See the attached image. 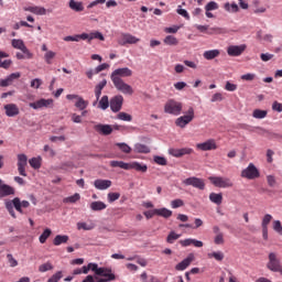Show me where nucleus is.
I'll return each instance as SVG.
<instances>
[{"mask_svg":"<svg viewBox=\"0 0 282 282\" xmlns=\"http://www.w3.org/2000/svg\"><path fill=\"white\" fill-rule=\"evenodd\" d=\"M208 259H215L216 261H224V252L214 251L207 254Z\"/></svg>","mask_w":282,"mask_h":282,"instance_id":"nucleus-42","label":"nucleus"},{"mask_svg":"<svg viewBox=\"0 0 282 282\" xmlns=\"http://www.w3.org/2000/svg\"><path fill=\"white\" fill-rule=\"evenodd\" d=\"M29 164L32 169H39L41 166V158H32L30 161H29Z\"/></svg>","mask_w":282,"mask_h":282,"instance_id":"nucleus-49","label":"nucleus"},{"mask_svg":"<svg viewBox=\"0 0 282 282\" xmlns=\"http://www.w3.org/2000/svg\"><path fill=\"white\" fill-rule=\"evenodd\" d=\"M209 202L213 204H216L217 206H221V203L224 202V195L221 193H210L209 194Z\"/></svg>","mask_w":282,"mask_h":282,"instance_id":"nucleus-25","label":"nucleus"},{"mask_svg":"<svg viewBox=\"0 0 282 282\" xmlns=\"http://www.w3.org/2000/svg\"><path fill=\"white\" fill-rule=\"evenodd\" d=\"M122 105H124V97L122 95H117L110 99V109L113 113H118L122 109Z\"/></svg>","mask_w":282,"mask_h":282,"instance_id":"nucleus-14","label":"nucleus"},{"mask_svg":"<svg viewBox=\"0 0 282 282\" xmlns=\"http://www.w3.org/2000/svg\"><path fill=\"white\" fill-rule=\"evenodd\" d=\"M241 177L247 180H256V177H259V170H257L254 164L250 163L247 169L242 170Z\"/></svg>","mask_w":282,"mask_h":282,"instance_id":"nucleus-13","label":"nucleus"},{"mask_svg":"<svg viewBox=\"0 0 282 282\" xmlns=\"http://www.w3.org/2000/svg\"><path fill=\"white\" fill-rule=\"evenodd\" d=\"M4 110L8 118H14V116H19L20 113L19 106H17L15 104L6 105Z\"/></svg>","mask_w":282,"mask_h":282,"instance_id":"nucleus-20","label":"nucleus"},{"mask_svg":"<svg viewBox=\"0 0 282 282\" xmlns=\"http://www.w3.org/2000/svg\"><path fill=\"white\" fill-rule=\"evenodd\" d=\"M56 57V53L53 51H47L44 54V61L47 65H52V59Z\"/></svg>","mask_w":282,"mask_h":282,"instance_id":"nucleus-46","label":"nucleus"},{"mask_svg":"<svg viewBox=\"0 0 282 282\" xmlns=\"http://www.w3.org/2000/svg\"><path fill=\"white\" fill-rule=\"evenodd\" d=\"M131 169L138 171L139 173H147V171H149V166H147V164L139 162L128 163V171H131Z\"/></svg>","mask_w":282,"mask_h":282,"instance_id":"nucleus-22","label":"nucleus"},{"mask_svg":"<svg viewBox=\"0 0 282 282\" xmlns=\"http://www.w3.org/2000/svg\"><path fill=\"white\" fill-rule=\"evenodd\" d=\"M196 149L199 151H215L217 150V142L214 139H209L203 143H198Z\"/></svg>","mask_w":282,"mask_h":282,"instance_id":"nucleus-15","label":"nucleus"},{"mask_svg":"<svg viewBox=\"0 0 282 282\" xmlns=\"http://www.w3.org/2000/svg\"><path fill=\"white\" fill-rule=\"evenodd\" d=\"M134 153H151V148L142 143H137L134 145Z\"/></svg>","mask_w":282,"mask_h":282,"instance_id":"nucleus-34","label":"nucleus"},{"mask_svg":"<svg viewBox=\"0 0 282 282\" xmlns=\"http://www.w3.org/2000/svg\"><path fill=\"white\" fill-rule=\"evenodd\" d=\"M107 87V79L101 80L96 87H95V96L97 100H100V96H102V90Z\"/></svg>","mask_w":282,"mask_h":282,"instance_id":"nucleus-26","label":"nucleus"},{"mask_svg":"<svg viewBox=\"0 0 282 282\" xmlns=\"http://www.w3.org/2000/svg\"><path fill=\"white\" fill-rule=\"evenodd\" d=\"M195 120V109L193 107H189L187 110V115L181 116L175 120L176 127H180V129H184L187 124H191Z\"/></svg>","mask_w":282,"mask_h":282,"instance_id":"nucleus-4","label":"nucleus"},{"mask_svg":"<svg viewBox=\"0 0 282 282\" xmlns=\"http://www.w3.org/2000/svg\"><path fill=\"white\" fill-rule=\"evenodd\" d=\"M89 106V101L83 99V97H78L77 101L75 102V107L80 111H85Z\"/></svg>","mask_w":282,"mask_h":282,"instance_id":"nucleus-35","label":"nucleus"},{"mask_svg":"<svg viewBox=\"0 0 282 282\" xmlns=\"http://www.w3.org/2000/svg\"><path fill=\"white\" fill-rule=\"evenodd\" d=\"M163 43H165V45H177L180 43V41H177V37H175L173 35H167L163 40Z\"/></svg>","mask_w":282,"mask_h":282,"instance_id":"nucleus-44","label":"nucleus"},{"mask_svg":"<svg viewBox=\"0 0 282 282\" xmlns=\"http://www.w3.org/2000/svg\"><path fill=\"white\" fill-rule=\"evenodd\" d=\"M68 6L74 12H83V10H85L83 2H76L75 0H70Z\"/></svg>","mask_w":282,"mask_h":282,"instance_id":"nucleus-30","label":"nucleus"},{"mask_svg":"<svg viewBox=\"0 0 282 282\" xmlns=\"http://www.w3.org/2000/svg\"><path fill=\"white\" fill-rule=\"evenodd\" d=\"M94 186L98 191H107V188L111 187V181H109V180H96L94 182Z\"/></svg>","mask_w":282,"mask_h":282,"instance_id":"nucleus-23","label":"nucleus"},{"mask_svg":"<svg viewBox=\"0 0 282 282\" xmlns=\"http://www.w3.org/2000/svg\"><path fill=\"white\" fill-rule=\"evenodd\" d=\"M24 11L32 12V14H37L40 17L47 14V10H45L43 7H26L24 8Z\"/></svg>","mask_w":282,"mask_h":282,"instance_id":"nucleus-24","label":"nucleus"},{"mask_svg":"<svg viewBox=\"0 0 282 282\" xmlns=\"http://www.w3.org/2000/svg\"><path fill=\"white\" fill-rule=\"evenodd\" d=\"M154 162H155V164H159V166H166V164H167V161L164 156L155 155L154 156Z\"/></svg>","mask_w":282,"mask_h":282,"instance_id":"nucleus-55","label":"nucleus"},{"mask_svg":"<svg viewBox=\"0 0 282 282\" xmlns=\"http://www.w3.org/2000/svg\"><path fill=\"white\" fill-rule=\"evenodd\" d=\"M273 230H275V232H279V235L282 234V226L280 220L273 221Z\"/></svg>","mask_w":282,"mask_h":282,"instance_id":"nucleus-63","label":"nucleus"},{"mask_svg":"<svg viewBox=\"0 0 282 282\" xmlns=\"http://www.w3.org/2000/svg\"><path fill=\"white\" fill-rule=\"evenodd\" d=\"M169 153L170 155H173V158H182L184 155H191V153H193V149L191 148L170 149Z\"/></svg>","mask_w":282,"mask_h":282,"instance_id":"nucleus-18","label":"nucleus"},{"mask_svg":"<svg viewBox=\"0 0 282 282\" xmlns=\"http://www.w3.org/2000/svg\"><path fill=\"white\" fill-rule=\"evenodd\" d=\"M193 261H195V254L189 253L187 258H185L183 261L175 265V270H177L178 272H183V270H186V268H188V265H191Z\"/></svg>","mask_w":282,"mask_h":282,"instance_id":"nucleus-17","label":"nucleus"},{"mask_svg":"<svg viewBox=\"0 0 282 282\" xmlns=\"http://www.w3.org/2000/svg\"><path fill=\"white\" fill-rule=\"evenodd\" d=\"M51 236L52 229L46 228L39 238L40 243H45V241H47V239H50Z\"/></svg>","mask_w":282,"mask_h":282,"instance_id":"nucleus-41","label":"nucleus"},{"mask_svg":"<svg viewBox=\"0 0 282 282\" xmlns=\"http://www.w3.org/2000/svg\"><path fill=\"white\" fill-rule=\"evenodd\" d=\"M98 269H99V268H98V265H97L96 263H88V265H84V267L82 268V274H88V273H89V270H91V271L95 272V274H96V272H97Z\"/></svg>","mask_w":282,"mask_h":282,"instance_id":"nucleus-37","label":"nucleus"},{"mask_svg":"<svg viewBox=\"0 0 282 282\" xmlns=\"http://www.w3.org/2000/svg\"><path fill=\"white\" fill-rule=\"evenodd\" d=\"M225 10H227V12H239V6H237V3L230 4L227 2L225 3Z\"/></svg>","mask_w":282,"mask_h":282,"instance_id":"nucleus-47","label":"nucleus"},{"mask_svg":"<svg viewBox=\"0 0 282 282\" xmlns=\"http://www.w3.org/2000/svg\"><path fill=\"white\" fill-rule=\"evenodd\" d=\"M131 76H133V70H131L129 67H123L115 69L110 75V79L122 80V78H129Z\"/></svg>","mask_w":282,"mask_h":282,"instance_id":"nucleus-7","label":"nucleus"},{"mask_svg":"<svg viewBox=\"0 0 282 282\" xmlns=\"http://www.w3.org/2000/svg\"><path fill=\"white\" fill-rule=\"evenodd\" d=\"M29 107H31V109H50L51 107H54V99H45V98H41L34 102H30Z\"/></svg>","mask_w":282,"mask_h":282,"instance_id":"nucleus-8","label":"nucleus"},{"mask_svg":"<svg viewBox=\"0 0 282 282\" xmlns=\"http://www.w3.org/2000/svg\"><path fill=\"white\" fill-rule=\"evenodd\" d=\"M61 279H63V272L58 271L55 274H53L47 282H59Z\"/></svg>","mask_w":282,"mask_h":282,"instance_id":"nucleus-54","label":"nucleus"},{"mask_svg":"<svg viewBox=\"0 0 282 282\" xmlns=\"http://www.w3.org/2000/svg\"><path fill=\"white\" fill-rule=\"evenodd\" d=\"M221 54L219 50H210V51H205L203 56L206 61H213L214 58H217Z\"/></svg>","mask_w":282,"mask_h":282,"instance_id":"nucleus-27","label":"nucleus"},{"mask_svg":"<svg viewBox=\"0 0 282 282\" xmlns=\"http://www.w3.org/2000/svg\"><path fill=\"white\" fill-rule=\"evenodd\" d=\"M41 85H43V80L41 78H35V79L31 80V87L33 89H39L41 87Z\"/></svg>","mask_w":282,"mask_h":282,"instance_id":"nucleus-58","label":"nucleus"},{"mask_svg":"<svg viewBox=\"0 0 282 282\" xmlns=\"http://www.w3.org/2000/svg\"><path fill=\"white\" fill-rule=\"evenodd\" d=\"M180 237H182V235L176 234L175 231H171L167 235L166 242L167 243H175V241H177V239H180Z\"/></svg>","mask_w":282,"mask_h":282,"instance_id":"nucleus-43","label":"nucleus"},{"mask_svg":"<svg viewBox=\"0 0 282 282\" xmlns=\"http://www.w3.org/2000/svg\"><path fill=\"white\" fill-rule=\"evenodd\" d=\"M252 116L257 120H263V118H267V116H268V110L256 109V110H253Z\"/></svg>","mask_w":282,"mask_h":282,"instance_id":"nucleus-39","label":"nucleus"},{"mask_svg":"<svg viewBox=\"0 0 282 282\" xmlns=\"http://www.w3.org/2000/svg\"><path fill=\"white\" fill-rule=\"evenodd\" d=\"M105 208H107V204L100 200H96L90 204V209L94 212L105 210Z\"/></svg>","mask_w":282,"mask_h":282,"instance_id":"nucleus-33","label":"nucleus"},{"mask_svg":"<svg viewBox=\"0 0 282 282\" xmlns=\"http://www.w3.org/2000/svg\"><path fill=\"white\" fill-rule=\"evenodd\" d=\"M80 200V194L75 193L73 196L65 197L63 199L64 204H76V202Z\"/></svg>","mask_w":282,"mask_h":282,"instance_id":"nucleus-38","label":"nucleus"},{"mask_svg":"<svg viewBox=\"0 0 282 282\" xmlns=\"http://www.w3.org/2000/svg\"><path fill=\"white\" fill-rule=\"evenodd\" d=\"M50 270H54V265H52V263L50 262H46L39 267V272H50Z\"/></svg>","mask_w":282,"mask_h":282,"instance_id":"nucleus-50","label":"nucleus"},{"mask_svg":"<svg viewBox=\"0 0 282 282\" xmlns=\"http://www.w3.org/2000/svg\"><path fill=\"white\" fill-rule=\"evenodd\" d=\"M28 167V155L18 154V173L22 175V177H28V172L25 169Z\"/></svg>","mask_w":282,"mask_h":282,"instance_id":"nucleus-12","label":"nucleus"},{"mask_svg":"<svg viewBox=\"0 0 282 282\" xmlns=\"http://www.w3.org/2000/svg\"><path fill=\"white\" fill-rule=\"evenodd\" d=\"M158 217H164V219H169V217H173V212L167 209L166 207L156 209Z\"/></svg>","mask_w":282,"mask_h":282,"instance_id":"nucleus-29","label":"nucleus"},{"mask_svg":"<svg viewBox=\"0 0 282 282\" xmlns=\"http://www.w3.org/2000/svg\"><path fill=\"white\" fill-rule=\"evenodd\" d=\"M7 259H8L9 263H10L11 268H17V265H19V261H17V259H14L12 253H8L7 254Z\"/></svg>","mask_w":282,"mask_h":282,"instance_id":"nucleus-56","label":"nucleus"},{"mask_svg":"<svg viewBox=\"0 0 282 282\" xmlns=\"http://www.w3.org/2000/svg\"><path fill=\"white\" fill-rule=\"evenodd\" d=\"M77 228L78 230H94V228H96V224L77 223Z\"/></svg>","mask_w":282,"mask_h":282,"instance_id":"nucleus-40","label":"nucleus"},{"mask_svg":"<svg viewBox=\"0 0 282 282\" xmlns=\"http://www.w3.org/2000/svg\"><path fill=\"white\" fill-rule=\"evenodd\" d=\"M6 208L8 213L13 217V219H17V213H14V208L18 213L23 215V208H30V202L22 200L19 197L13 198L12 200H8L6 203Z\"/></svg>","mask_w":282,"mask_h":282,"instance_id":"nucleus-1","label":"nucleus"},{"mask_svg":"<svg viewBox=\"0 0 282 282\" xmlns=\"http://www.w3.org/2000/svg\"><path fill=\"white\" fill-rule=\"evenodd\" d=\"M98 107L99 109H102V111H107V109H109L110 107L109 96L107 95L102 96L101 99L99 100Z\"/></svg>","mask_w":282,"mask_h":282,"instance_id":"nucleus-31","label":"nucleus"},{"mask_svg":"<svg viewBox=\"0 0 282 282\" xmlns=\"http://www.w3.org/2000/svg\"><path fill=\"white\" fill-rule=\"evenodd\" d=\"M12 47H14V50H20L23 54L26 55V58H34V54H32V52H30V50L28 48V46H25V43L23 42V40H17L13 39L11 42Z\"/></svg>","mask_w":282,"mask_h":282,"instance_id":"nucleus-11","label":"nucleus"},{"mask_svg":"<svg viewBox=\"0 0 282 282\" xmlns=\"http://www.w3.org/2000/svg\"><path fill=\"white\" fill-rule=\"evenodd\" d=\"M110 166H112V169H123L124 171H129V163H126L123 161H111L110 162Z\"/></svg>","mask_w":282,"mask_h":282,"instance_id":"nucleus-36","label":"nucleus"},{"mask_svg":"<svg viewBox=\"0 0 282 282\" xmlns=\"http://www.w3.org/2000/svg\"><path fill=\"white\" fill-rule=\"evenodd\" d=\"M270 221H272V215L270 214L264 215V217L262 218L261 227L268 228V226H270Z\"/></svg>","mask_w":282,"mask_h":282,"instance_id":"nucleus-52","label":"nucleus"},{"mask_svg":"<svg viewBox=\"0 0 282 282\" xmlns=\"http://www.w3.org/2000/svg\"><path fill=\"white\" fill-rule=\"evenodd\" d=\"M208 180L217 188H232L234 186L232 181L228 177L209 176Z\"/></svg>","mask_w":282,"mask_h":282,"instance_id":"nucleus-5","label":"nucleus"},{"mask_svg":"<svg viewBox=\"0 0 282 282\" xmlns=\"http://www.w3.org/2000/svg\"><path fill=\"white\" fill-rule=\"evenodd\" d=\"M183 184H185V186H193L194 188H198V191H204L206 188V182L204 178L195 176L184 180Z\"/></svg>","mask_w":282,"mask_h":282,"instance_id":"nucleus-9","label":"nucleus"},{"mask_svg":"<svg viewBox=\"0 0 282 282\" xmlns=\"http://www.w3.org/2000/svg\"><path fill=\"white\" fill-rule=\"evenodd\" d=\"M118 120H122L123 122H131L133 120V117L127 112H119L117 115Z\"/></svg>","mask_w":282,"mask_h":282,"instance_id":"nucleus-45","label":"nucleus"},{"mask_svg":"<svg viewBox=\"0 0 282 282\" xmlns=\"http://www.w3.org/2000/svg\"><path fill=\"white\" fill-rule=\"evenodd\" d=\"M225 89L226 91H237V84L226 82Z\"/></svg>","mask_w":282,"mask_h":282,"instance_id":"nucleus-62","label":"nucleus"},{"mask_svg":"<svg viewBox=\"0 0 282 282\" xmlns=\"http://www.w3.org/2000/svg\"><path fill=\"white\" fill-rule=\"evenodd\" d=\"M117 91L124 94L126 96H133V87L131 85L124 83V79H116L112 80Z\"/></svg>","mask_w":282,"mask_h":282,"instance_id":"nucleus-6","label":"nucleus"},{"mask_svg":"<svg viewBox=\"0 0 282 282\" xmlns=\"http://www.w3.org/2000/svg\"><path fill=\"white\" fill-rule=\"evenodd\" d=\"M177 14H180L181 17H184V19H186L187 21H191V15L188 14V11H186V9H182L181 6H178L177 9Z\"/></svg>","mask_w":282,"mask_h":282,"instance_id":"nucleus-53","label":"nucleus"},{"mask_svg":"<svg viewBox=\"0 0 282 282\" xmlns=\"http://www.w3.org/2000/svg\"><path fill=\"white\" fill-rule=\"evenodd\" d=\"M87 39L86 41H88V43H91V41H94V39H97L98 41H105V35H102V33H100L99 31H95L91 32L90 34H87Z\"/></svg>","mask_w":282,"mask_h":282,"instance_id":"nucleus-32","label":"nucleus"},{"mask_svg":"<svg viewBox=\"0 0 282 282\" xmlns=\"http://www.w3.org/2000/svg\"><path fill=\"white\" fill-rule=\"evenodd\" d=\"M117 199H120V193H109L108 194V202L112 204V202H117Z\"/></svg>","mask_w":282,"mask_h":282,"instance_id":"nucleus-61","label":"nucleus"},{"mask_svg":"<svg viewBox=\"0 0 282 282\" xmlns=\"http://www.w3.org/2000/svg\"><path fill=\"white\" fill-rule=\"evenodd\" d=\"M272 109H273V111H278L279 113H281V111H282V104L279 102V101H274L272 104Z\"/></svg>","mask_w":282,"mask_h":282,"instance_id":"nucleus-64","label":"nucleus"},{"mask_svg":"<svg viewBox=\"0 0 282 282\" xmlns=\"http://www.w3.org/2000/svg\"><path fill=\"white\" fill-rule=\"evenodd\" d=\"M182 206H184V200H182L181 198L171 202L172 208H182Z\"/></svg>","mask_w":282,"mask_h":282,"instance_id":"nucleus-57","label":"nucleus"},{"mask_svg":"<svg viewBox=\"0 0 282 282\" xmlns=\"http://www.w3.org/2000/svg\"><path fill=\"white\" fill-rule=\"evenodd\" d=\"M9 195H14V187H12L8 184H1L0 185V199H3V197H9Z\"/></svg>","mask_w":282,"mask_h":282,"instance_id":"nucleus-21","label":"nucleus"},{"mask_svg":"<svg viewBox=\"0 0 282 282\" xmlns=\"http://www.w3.org/2000/svg\"><path fill=\"white\" fill-rule=\"evenodd\" d=\"M117 42L121 46L135 45V43H140V39L135 37L131 33H121Z\"/></svg>","mask_w":282,"mask_h":282,"instance_id":"nucleus-10","label":"nucleus"},{"mask_svg":"<svg viewBox=\"0 0 282 282\" xmlns=\"http://www.w3.org/2000/svg\"><path fill=\"white\" fill-rule=\"evenodd\" d=\"M224 33V29L219 28V26H214L208 29L207 34H223Z\"/></svg>","mask_w":282,"mask_h":282,"instance_id":"nucleus-59","label":"nucleus"},{"mask_svg":"<svg viewBox=\"0 0 282 282\" xmlns=\"http://www.w3.org/2000/svg\"><path fill=\"white\" fill-rule=\"evenodd\" d=\"M116 147H118L122 153H131V147L127 143H116Z\"/></svg>","mask_w":282,"mask_h":282,"instance_id":"nucleus-51","label":"nucleus"},{"mask_svg":"<svg viewBox=\"0 0 282 282\" xmlns=\"http://www.w3.org/2000/svg\"><path fill=\"white\" fill-rule=\"evenodd\" d=\"M184 105L175 99H169L164 105V112L171 116H180Z\"/></svg>","mask_w":282,"mask_h":282,"instance_id":"nucleus-3","label":"nucleus"},{"mask_svg":"<svg viewBox=\"0 0 282 282\" xmlns=\"http://www.w3.org/2000/svg\"><path fill=\"white\" fill-rule=\"evenodd\" d=\"M67 241H69V236H67V235H57L53 239V245L62 246V243H67Z\"/></svg>","mask_w":282,"mask_h":282,"instance_id":"nucleus-28","label":"nucleus"},{"mask_svg":"<svg viewBox=\"0 0 282 282\" xmlns=\"http://www.w3.org/2000/svg\"><path fill=\"white\" fill-rule=\"evenodd\" d=\"M246 44L231 45L227 48L228 56H241L246 52Z\"/></svg>","mask_w":282,"mask_h":282,"instance_id":"nucleus-16","label":"nucleus"},{"mask_svg":"<svg viewBox=\"0 0 282 282\" xmlns=\"http://www.w3.org/2000/svg\"><path fill=\"white\" fill-rule=\"evenodd\" d=\"M206 12H213V10H219V4L215 1H210L205 6Z\"/></svg>","mask_w":282,"mask_h":282,"instance_id":"nucleus-48","label":"nucleus"},{"mask_svg":"<svg viewBox=\"0 0 282 282\" xmlns=\"http://www.w3.org/2000/svg\"><path fill=\"white\" fill-rule=\"evenodd\" d=\"M214 243L216 246H223V243H224V234L216 235L215 238H214Z\"/></svg>","mask_w":282,"mask_h":282,"instance_id":"nucleus-60","label":"nucleus"},{"mask_svg":"<svg viewBox=\"0 0 282 282\" xmlns=\"http://www.w3.org/2000/svg\"><path fill=\"white\" fill-rule=\"evenodd\" d=\"M95 131L101 135H111V133H113V128L109 124L99 123L95 126Z\"/></svg>","mask_w":282,"mask_h":282,"instance_id":"nucleus-19","label":"nucleus"},{"mask_svg":"<svg viewBox=\"0 0 282 282\" xmlns=\"http://www.w3.org/2000/svg\"><path fill=\"white\" fill-rule=\"evenodd\" d=\"M95 281L96 282H110L116 281V274H113L111 268H99L96 271Z\"/></svg>","mask_w":282,"mask_h":282,"instance_id":"nucleus-2","label":"nucleus"}]
</instances>
